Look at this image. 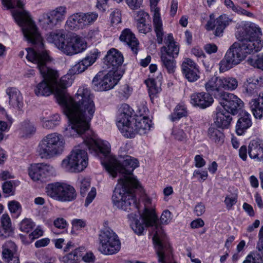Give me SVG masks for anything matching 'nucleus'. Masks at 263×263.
I'll return each mask as SVG.
<instances>
[{
  "instance_id": "nucleus-1",
  "label": "nucleus",
  "mask_w": 263,
  "mask_h": 263,
  "mask_svg": "<svg viewBox=\"0 0 263 263\" xmlns=\"http://www.w3.org/2000/svg\"><path fill=\"white\" fill-rule=\"evenodd\" d=\"M2 3L7 9H12V16L21 27L24 37L34 45L33 48L26 49V59L37 65L44 78L35 86V94L37 96H48L54 93L57 102L68 119V124L65 128L66 135H78V130L80 132L87 128V121L93 117L96 111L93 96L88 87L82 86L73 98L67 92L66 88L72 84L71 75L85 71L100 57V52L96 48L89 51L84 58L71 67L67 74L58 81L57 71L46 66V64L51 61L49 51L45 49L36 26L29 13L24 9L25 3L22 0H2Z\"/></svg>"
},
{
  "instance_id": "nucleus-2",
  "label": "nucleus",
  "mask_w": 263,
  "mask_h": 263,
  "mask_svg": "<svg viewBox=\"0 0 263 263\" xmlns=\"http://www.w3.org/2000/svg\"><path fill=\"white\" fill-rule=\"evenodd\" d=\"M89 134V137L85 139V142L90 153L95 155L102 154L103 160H101V164L112 177H116L118 173L124 175L119 180L114 192L112 196L114 204L125 211L135 209L139 211L138 204L133 190L141 186L137 178L132 175L134 170L139 166L138 160L126 156L122 163H120L110 154V145L107 141L101 140L97 134L91 132Z\"/></svg>"
},
{
  "instance_id": "nucleus-3",
  "label": "nucleus",
  "mask_w": 263,
  "mask_h": 263,
  "mask_svg": "<svg viewBox=\"0 0 263 263\" xmlns=\"http://www.w3.org/2000/svg\"><path fill=\"white\" fill-rule=\"evenodd\" d=\"M261 29L255 24H246L236 32L238 42L234 43L220 62L219 72H224L239 64L249 54L259 51L263 47Z\"/></svg>"
},
{
  "instance_id": "nucleus-4",
  "label": "nucleus",
  "mask_w": 263,
  "mask_h": 263,
  "mask_svg": "<svg viewBox=\"0 0 263 263\" xmlns=\"http://www.w3.org/2000/svg\"><path fill=\"white\" fill-rule=\"evenodd\" d=\"M130 226L135 233L141 235L144 227L154 226L153 241L159 262L177 263L173 261L172 250L161 226L157 223V217L154 210H144L142 214L130 213L128 215Z\"/></svg>"
},
{
  "instance_id": "nucleus-5",
  "label": "nucleus",
  "mask_w": 263,
  "mask_h": 263,
  "mask_svg": "<svg viewBox=\"0 0 263 263\" xmlns=\"http://www.w3.org/2000/svg\"><path fill=\"white\" fill-rule=\"evenodd\" d=\"M143 113L139 112L133 117V110L126 104H122L118 109L116 124L122 135L127 138H132L139 134H147L152 127V120L147 117L148 109L142 106Z\"/></svg>"
},
{
  "instance_id": "nucleus-6",
  "label": "nucleus",
  "mask_w": 263,
  "mask_h": 263,
  "mask_svg": "<svg viewBox=\"0 0 263 263\" xmlns=\"http://www.w3.org/2000/svg\"><path fill=\"white\" fill-rule=\"evenodd\" d=\"M91 119L87 121V128L82 131L78 130V134L74 136H66L65 134V129L64 130V135L65 137H81L83 139V143L76 146L71 153L64 160H63L61 166L62 167L66 172L71 173H79L84 170L87 166L88 163V158L87 153L85 149H83V146L86 147V149H88L89 153L95 156H97L100 158L101 161L103 160V156L102 154L99 153L97 155H95L90 153L88 148L87 145L85 142V139L89 137V132L96 134L92 130H90V122Z\"/></svg>"
},
{
  "instance_id": "nucleus-7",
  "label": "nucleus",
  "mask_w": 263,
  "mask_h": 263,
  "mask_svg": "<svg viewBox=\"0 0 263 263\" xmlns=\"http://www.w3.org/2000/svg\"><path fill=\"white\" fill-rule=\"evenodd\" d=\"M65 148L62 135L54 132L43 137L39 142L36 153L42 159H50L61 155Z\"/></svg>"
},
{
  "instance_id": "nucleus-8",
  "label": "nucleus",
  "mask_w": 263,
  "mask_h": 263,
  "mask_svg": "<svg viewBox=\"0 0 263 263\" xmlns=\"http://www.w3.org/2000/svg\"><path fill=\"white\" fill-rule=\"evenodd\" d=\"M98 251L105 255L118 253L121 248V242L118 235L112 230H102L98 236Z\"/></svg>"
},
{
  "instance_id": "nucleus-9",
  "label": "nucleus",
  "mask_w": 263,
  "mask_h": 263,
  "mask_svg": "<svg viewBox=\"0 0 263 263\" xmlns=\"http://www.w3.org/2000/svg\"><path fill=\"white\" fill-rule=\"evenodd\" d=\"M45 192L52 199L62 202H71L76 199L77 195L73 186L64 182L49 183L46 186Z\"/></svg>"
},
{
  "instance_id": "nucleus-10",
  "label": "nucleus",
  "mask_w": 263,
  "mask_h": 263,
  "mask_svg": "<svg viewBox=\"0 0 263 263\" xmlns=\"http://www.w3.org/2000/svg\"><path fill=\"white\" fill-rule=\"evenodd\" d=\"M67 14V7L59 6L40 15L39 26L46 30H52L65 20Z\"/></svg>"
},
{
  "instance_id": "nucleus-11",
  "label": "nucleus",
  "mask_w": 263,
  "mask_h": 263,
  "mask_svg": "<svg viewBox=\"0 0 263 263\" xmlns=\"http://www.w3.org/2000/svg\"><path fill=\"white\" fill-rule=\"evenodd\" d=\"M122 76L118 70H109L105 74L99 72L92 80L93 88L98 91L110 90L117 84Z\"/></svg>"
},
{
  "instance_id": "nucleus-12",
  "label": "nucleus",
  "mask_w": 263,
  "mask_h": 263,
  "mask_svg": "<svg viewBox=\"0 0 263 263\" xmlns=\"http://www.w3.org/2000/svg\"><path fill=\"white\" fill-rule=\"evenodd\" d=\"M55 174L54 167L46 163H35L31 165L28 169L29 176L34 181H46Z\"/></svg>"
},
{
  "instance_id": "nucleus-13",
  "label": "nucleus",
  "mask_w": 263,
  "mask_h": 263,
  "mask_svg": "<svg viewBox=\"0 0 263 263\" xmlns=\"http://www.w3.org/2000/svg\"><path fill=\"white\" fill-rule=\"evenodd\" d=\"M222 108L233 115L237 114L243 106V103L237 96L233 93H224L223 97L219 101Z\"/></svg>"
},
{
  "instance_id": "nucleus-14",
  "label": "nucleus",
  "mask_w": 263,
  "mask_h": 263,
  "mask_svg": "<svg viewBox=\"0 0 263 263\" xmlns=\"http://www.w3.org/2000/svg\"><path fill=\"white\" fill-rule=\"evenodd\" d=\"M214 18L213 13L210 15V20L205 25V28L209 31L215 29V35L221 36L225 28L230 25L232 20L226 14H221L216 20Z\"/></svg>"
},
{
  "instance_id": "nucleus-15",
  "label": "nucleus",
  "mask_w": 263,
  "mask_h": 263,
  "mask_svg": "<svg viewBox=\"0 0 263 263\" xmlns=\"http://www.w3.org/2000/svg\"><path fill=\"white\" fill-rule=\"evenodd\" d=\"M87 48V42L83 38L78 35L73 36L67 38L63 53L67 55H73L84 52Z\"/></svg>"
},
{
  "instance_id": "nucleus-16",
  "label": "nucleus",
  "mask_w": 263,
  "mask_h": 263,
  "mask_svg": "<svg viewBox=\"0 0 263 263\" xmlns=\"http://www.w3.org/2000/svg\"><path fill=\"white\" fill-rule=\"evenodd\" d=\"M159 0H150L151 11L153 13V25L156 34L158 44H162L163 41V28L162 21L160 15V9L157 5Z\"/></svg>"
},
{
  "instance_id": "nucleus-17",
  "label": "nucleus",
  "mask_w": 263,
  "mask_h": 263,
  "mask_svg": "<svg viewBox=\"0 0 263 263\" xmlns=\"http://www.w3.org/2000/svg\"><path fill=\"white\" fill-rule=\"evenodd\" d=\"M181 69L183 76L190 82H196L200 78L199 67L191 59H184Z\"/></svg>"
},
{
  "instance_id": "nucleus-18",
  "label": "nucleus",
  "mask_w": 263,
  "mask_h": 263,
  "mask_svg": "<svg viewBox=\"0 0 263 263\" xmlns=\"http://www.w3.org/2000/svg\"><path fill=\"white\" fill-rule=\"evenodd\" d=\"M204 87L206 91L218 101L223 97L224 93H228L223 90L221 77H211L206 82Z\"/></svg>"
},
{
  "instance_id": "nucleus-19",
  "label": "nucleus",
  "mask_w": 263,
  "mask_h": 263,
  "mask_svg": "<svg viewBox=\"0 0 263 263\" xmlns=\"http://www.w3.org/2000/svg\"><path fill=\"white\" fill-rule=\"evenodd\" d=\"M190 99L191 104L200 109H205L211 106L214 102L213 97L208 92L194 93L191 95Z\"/></svg>"
},
{
  "instance_id": "nucleus-20",
  "label": "nucleus",
  "mask_w": 263,
  "mask_h": 263,
  "mask_svg": "<svg viewBox=\"0 0 263 263\" xmlns=\"http://www.w3.org/2000/svg\"><path fill=\"white\" fill-rule=\"evenodd\" d=\"M45 39L47 42L53 44L63 53L67 38L63 30H55L47 33L45 35Z\"/></svg>"
},
{
  "instance_id": "nucleus-21",
  "label": "nucleus",
  "mask_w": 263,
  "mask_h": 263,
  "mask_svg": "<svg viewBox=\"0 0 263 263\" xmlns=\"http://www.w3.org/2000/svg\"><path fill=\"white\" fill-rule=\"evenodd\" d=\"M124 61L123 56L122 53L115 48H111L107 52L104 58V63L108 68H111V70H118V68L120 66Z\"/></svg>"
},
{
  "instance_id": "nucleus-22",
  "label": "nucleus",
  "mask_w": 263,
  "mask_h": 263,
  "mask_svg": "<svg viewBox=\"0 0 263 263\" xmlns=\"http://www.w3.org/2000/svg\"><path fill=\"white\" fill-rule=\"evenodd\" d=\"M61 118L59 114H50L44 111L40 117V122L42 126L46 129H53L61 123Z\"/></svg>"
},
{
  "instance_id": "nucleus-23",
  "label": "nucleus",
  "mask_w": 263,
  "mask_h": 263,
  "mask_svg": "<svg viewBox=\"0 0 263 263\" xmlns=\"http://www.w3.org/2000/svg\"><path fill=\"white\" fill-rule=\"evenodd\" d=\"M164 43L166 46H164L161 48V54L166 53V56L173 58H177L179 52V47L178 44L174 41L172 33H168L165 36Z\"/></svg>"
},
{
  "instance_id": "nucleus-24",
  "label": "nucleus",
  "mask_w": 263,
  "mask_h": 263,
  "mask_svg": "<svg viewBox=\"0 0 263 263\" xmlns=\"http://www.w3.org/2000/svg\"><path fill=\"white\" fill-rule=\"evenodd\" d=\"M6 92L9 98L10 108L21 109L23 106V96L20 91L16 87H8Z\"/></svg>"
},
{
  "instance_id": "nucleus-25",
  "label": "nucleus",
  "mask_w": 263,
  "mask_h": 263,
  "mask_svg": "<svg viewBox=\"0 0 263 263\" xmlns=\"http://www.w3.org/2000/svg\"><path fill=\"white\" fill-rule=\"evenodd\" d=\"M191 130V126L186 123H182L173 129L171 135L175 140L185 143L188 140L187 135L190 134Z\"/></svg>"
},
{
  "instance_id": "nucleus-26",
  "label": "nucleus",
  "mask_w": 263,
  "mask_h": 263,
  "mask_svg": "<svg viewBox=\"0 0 263 263\" xmlns=\"http://www.w3.org/2000/svg\"><path fill=\"white\" fill-rule=\"evenodd\" d=\"M252 125L251 115L248 112L242 111L240 117L238 119L236 125V134L241 136Z\"/></svg>"
},
{
  "instance_id": "nucleus-27",
  "label": "nucleus",
  "mask_w": 263,
  "mask_h": 263,
  "mask_svg": "<svg viewBox=\"0 0 263 263\" xmlns=\"http://www.w3.org/2000/svg\"><path fill=\"white\" fill-rule=\"evenodd\" d=\"M120 39L130 48L134 53H137L139 43L135 34L130 29H124L120 36Z\"/></svg>"
},
{
  "instance_id": "nucleus-28",
  "label": "nucleus",
  "mask_w": 263,
  "mask_h": 263,
  "mask_svg": "<svg viewBox=\"0 0 263 263\" xmlns=\"http://www.w3.org/2000/svg\"><path fill=\"white\" fill-rule=\"evenodd\" d=\"M231 114L221 109L219 107L217 108V112L215 123L219 128L224 129L228 128L232 120Z\"/></svg>"
},
{
  "instance_id": "nucleus-29",
  "label": "nucleus",
  "mask_w": 263,
  "mask_h": 263,
  "mask_svg": "<svg viewBox=\"0 0 263 263\" xmlns=\"http://www.w3.org/2000/svg\"><path fill=\"white\" fill-rule=\"evenodd\" d=\"M65 26L68 29L74 31L84 29L82 12L74 13L69 16L66 22Z\"/></svg>"
},
{
  "instance_id": "nucleus-30",
  "label": "nucleus",
  "mask_w": 263,
  "mask_h": 263,
  "mask_svg": "<svg viewBox=\"0 0 263 263\" xmlns=\"http://www.w3.org/2000/svg\"><path fill=\"white\" fill-rule=\"evenodd\" d=\"M158 81L157 82L153 78H149L145 81V83L148 88L149 96L152 102L158 97L159 93L161 91V80L162 79V75L158 77Z\"/></svg>"
},
{
  "instance_id": "nucleus-31",
  "label": "nucleus",
  "mask_w": 263,
  "mask_h": 263,
  "mask_svg": "<svg viewBox=\"0 0 263 263\" xmlns=\"http://www.w3.org/2000/svg\"><path fill=\"white\" fill-rule=\"evenodd\" d=\"M248 155L250 158L258 161L263 157V148L261 146L258 139L252 140L249 144Z\"/></svg>"
},
{
  "instance_id": "nucleus-32",
  "label": "nucleus",
  "mask_w": 263,
  "mask_h": 263,
  "mask_svg": "<svg viewBox=\"0 0 263 263\" xmlns=\"http://www.w3.org/2000/svg\"><path fill=\"white\" fill-rule=\"evenodd\" d=\"M250 106L254 117L260 119L263 116V95L259 94L257 98L252 99Z\"/></svg>"
},
{
  "instance_id": "nucleus-33",
  "label": "nucleus",
  "mask_w": 263,
  "mask_h": 263,
  "mask_svg": "<svg viewBox=\"0 0 263 263\" xmlns=\"http://www.w3.org/2000/svg\"><path fill=\"white\" fill-rule=\"evenodd\" d=\"M263 78L259 79L250 78L247 79L243 85L244 92L249 96L254 95L256 92L258 85H261Z\"/></svg>"
},
{
  "instance_id": "nucleus-34",
  "label": "nucleus",
  "mask_w": 263,
  "mask_h": 263,
  "mask_svg": "<svg viewBox=\"0 0 263 263\" xmlns=\"http://www.w3.org/2000/svg\"><path fill=\"white\" fill-rule=\"evenodd\" d=\"M84 252V247L78 248L64 256L62 260L65 263H78Z\"/></svg>"
},
{
  "instance_id": "nucleus-35",
  "label": "nucleus",
  "mask_w": 263,
  "mask_h": 263,
  "mask_svg": "<svg viewBox=\"0 0 263 263\" xmlns=\"http://www.w3.org/2000/svg\"><path fill=\"white\" fill-rule=\"evenodd\" d=\"M165 54L166 53L161 54L162 66L166 69L168 73L173 74L176 69V61L175 60V58L166 56Z\"/></svg>"
},
{
  "instance_id": "nucleus-36",
  "label": "nucleus",
  "mask_w": 263,
  "mask_h": 263,
  "mask_svg": "<svg viewBox=\"0 0 263 263\" xmlns=\"http://www.w3.org/2000/svg\"><path fill=\"white\" fill-rule=\"evenodd\" d=\"M223 91H233L235 90L238 85L237 79L231 76L221 77Z\"/></svg>"
},
{
  "instance_id": "nucleus-37",
  "label": "nucleus",
  "mask_w": 263,
  "mask_h": 263,
  "mask_svg": "<svg viewBox=\"0 0 263 263\" xmlns=\"http://www.w3.org/2000/svg\"><path fill=\"white\" fill-rule=\"evenodd\" d=\"M187 114L186 107L184 104H180L175 107L173 112L170 116V118L173 122L177 121L187 116Z\"/></svg>"
},
{
  "instance_id": "nucleus-38",
  "label": "nucleus",
  "mask_w": 263,
  "mask_h": 263,
  "mask_svg": "<svg viewBox=\"0 0 263 263\" xmlns=\"http://www.w3.org/2000/svg\"><path fill=\"white\" fill-rule=\"evenodd\" d=\"M209 139L216 143L221 144L224 141V134L216 128L210 127L208 132Z\"/></svg>"
},
{
  "instance_id": "nucleus-39",
  "label": "nucleus",
  "mask_w": 263,
  "mask_h": 263,
  "mask_svg": "<svg viewBox=\"0 0 263 263\" xmlns=\"http://www.w3.org/2000/svg\"><path fill=\"white\" fill-rule=\"evenodd\" d=\"M1 220L2 227L4 229L5 234H2V231H0V237L2 238H5L10 236L11 232V219L8 214H4L1 217Z\"/></svg>"
},
{
  "instance_id": "nucleus-40",
  "label": "nucleus",
  "mask_w": 263,
  "mask_h": 263,
  "mask_svg": "<svg viewBox=\"0 0 263 263\" xmlns=\"http://www.w3.org/2000/svg\"><path fill=\"white\" fill-rule=\"evenodd\" d=\"M20 130L22 136L28 137L35 132L36 128L33 123L28 120H25L21 123Z\"/></svg>"
},
{
  "instance_id": "nucleus-41",
  "label": "nucleus",
  "mask_w": 263,
  "mask_h": 263,
  "mask_svg": "<svg viewBox=\"0 0 263 263\" xmlns=\"http://www.w3.org/2000/svg\"><path fill=\"white\" fill-rule=\"evenodd\" d=\"M82 15L85 28L93 24L98 18L96 12H82Z\"/></svg>"
},
{
  "instance_id": "nucleus-42",
  "label": "nucleus",
  "mask_w": 263,
  "mask_h": 263,
  "mask_svg": "<svg viewBox=\"0 0 263 263\" xmlns=\"http://www.w3.org/2000/svg\"><path fill=\"white\" fill-rule=\"evenodd\" d=\"M8 208L12 216L17 218L22 212V205L16 200H11L8 203Z\"/></svg>"
},
{
  "instance_id": "nucleus-43",
  "label": "nucleus",
  "mask_w": 263,
  "mask_h": 263,
  "mask_svg": "<svg viewBox=\"0 0 263 263\" xmlns=\"http://www.w3.org/2000/svg\"><path fill=\"white\" fill-rule=\"evenodd\" d=\"M13 122V119L12 117H8V120L4 121L0 120V142L4 138V133L8 132Z\"/></svg>"
},
{
  "instance_id": "nucleus-44",
  "label": "nucleus",
  "mask_w": 263,
  "mask_h": 263,
  "mask_svg": "<svg viewBox=\"0 0 263 263\" xmlns=\"http://www.w3.org/2000/svg\"><path fill=\"white\" fill-rule=\"evenodd\" d=\"M35 226V223L30 218H25L20 224L21 231L25 233L31 232Z\"/></svg>"
},
{
  "instance_id": "nucleus-45",
  "label": "nucleus",
  "mask_w": 263,
  "mask_h": 263,
  "mask_svg": "<svg viewBox=\"0 0 263 263\" xmlns=\"http://www.w3.org/2000/svg\"><path fill=\"white\" fill-rule=\"evenodd\" d=\"M257 249L254 252L247 255L242 263H260L259 260L263 262V251L260 255H257Z\"/></svg>"
},
{
  "instance_id": "nucleus-46",
  "label": "nucleus",
  "mask_w": 263,
  "mask_h": 263,
  "mask_svg": "<svg viewBox=\"0 0 263 263\" xmlns=\"http://www.w3.org/2000/svg\"><path fill=\"white\" fill-rule=\"evenodd\" d=\"M110 25L112 26L117 25L121 23V12L118 9L112 11L109 15Z\"/></svg>"
},
{
  "instance_id": "nucleus-47",
  "label": "nucleus",
  "mask_w": 263,
  "mask_h": 263,
  "mask_svg": "<svg viewBox=\"0 0 263 263\" xmlns=\"http://www.w3.org/2000/svg\"><path fill=\"white\" fill-rule=\"evenodd\" d=\"M4 194L8 196L13 195L15 193V184L14 181H6L2 186Z\"/></svg>"
},
{
  "instance_id": "nucleus-48",
  "label": "nucleus",
  "mask_w": 263,
  "mask_h": 263,
  "mask_svg": "<svg viewBox=\"0 0 263 263\" xmlns=\"http://www.w3.org/2000/svg\"><path fill=\"white\" fill-rule=\"evenodd\" d=\"M248 63L254 67L263 70V54L249 59Z\"/></svg>"
},
{
  "instance_id": "nucleus-49",
  "label": "nucleus",
  "mask_w": 263,
  "mask_h": 263,
  "mask_svg": "<svg viewBox=\"0 0 263 263\" xmlns=\"http://www.w3.org/2000/svg\"><path fill=\"white\" fill-rule=\"evenodd\" d=\"M208 177V173L206 171L198 169L194 171L192 177L196 178L199 182H203Z\"/></svg>"
},
{
  "instance_id": "nucleus-50",
  "label": "nucleus",
  "mask_w": 263,
  "mask_h": 263,
  "mask_svg": "<svg viewBox=\"0 0 263 263\" xmlns=\"http://www.w3.org/2000/svg\"><path fill=\"white\" fill-rule=\"evenodd\" d=\"M90 186V180L88 178H84L80 181V193L82 196L86 195Z\"/></svg>"
},
{
  "instance_id": "nucleus-51",
  "label": "nucleus",
  "mask_w": 263,
  "mask_h": 263,
  "mask_svg": "<svg viewBox=\"0 0 263 263\" xmlns=\"http://www.w3.org/2000/svg\"><path fill=\"white\" fill-rule=\"evenodd\" d=\"M257 255H260L263 251V226H261L258 234V241L257 243Z\"/></svg>"
},
{
  "instance_id": "nucleus-52",
  "label": "nucleus",
  "mask_w": 263,
  "mask_h": 263,
  "mask_svg": "<svg viewBox=\"0 0 263 263\" xmlns=\"http://www.w3.org/2000/svg\"><path fill=\"white\" fill-rule=\"evenodd\" d=\"M72 228L76 230L84 228L86 226V220L82 219H74L71 221Z\"/></svg>"
},
{
  "instance_id": "nucleus-53",
  "label": "nucleus",
  "mask_w": 263,
  "mask_h": 263,
  "mask_svg": "<svg viewBox=\"0 0 263 263\" xmlns=\"http://www.w3.org/2000/svg\"><path fill=\"white\" fill-rule=\"evenodd\" d=\"M84 254L81 256V258L83 261L86 263H90L94 261L95 256L90 251H86L85 248L84 247Z\"/></svg>"
},
{
  "instance_id": "nucleus-54",
  "label": "nucleus",
  "mask_w": 263,
  "mask_h": 263,
  "mask_svg": "<svg viewBox=\"0 0 263 263\" xmlns=\"http://www.w3.org/2000/svg\"><path fill=\"white\" fill-rule=\"evenodd\" d=\"M237 201V197L236 195H231L226 196L224 203L228 209H230Z\"/></svg>"
},
{
  "instance_id": "nucleus-55",
  "label": "nucleus",
  "mask_w": 263,
  "mask_h": 263,
  "mask_svg": "<svg viewBox=\"0 0 263 263\" xmlns=\"http://www.w3.org/2000/svg\"><path fill=\"white\" fill-rule=\"evenodd\" d=\"M172 220V214L170 211L164 210L160 217L161 222L163 224H168Z\"/></svg>"
},
{
  "instance_id": "nucleus-56",
  "label": "nucleus",
  "mask_w": 263,
  "mask_h": 263,
  "mask_svg": "<svg viewBox=\"0 0 263 263\" xmlns=\"http://www.w3.org/2000/svg\"><path fill=\"white\" fill-rule=\"evenodd\" d=\"M54 226L60 229L66 230V228L68 226V223L66 220L63 218H58L54 221Z\"/></svg>"
},
{
  "instance_id": "nucleus-57",
  "label": "nucleus",
  "mask_w": 263,
  "mask_h": 263,
  "mask_svg": "<svg viewBox=\"0 0 263 263\" xmlns=\"http://www.w3.org/2000/svg\"><path fill=\"white\" fill-rule=\"evenodd\" d=\"M137 26L139 32L141 33L146 34L151 30L150 26L145 22H137Z\"/></svg>"
},
{
  "instance_id": "nucleus-58",
  "label": "nucleus",
  "mask_w": 263,
  "mask_h": 263,
  "mask_svg": "<svg viewBox=\"0 0 263 263\" xmlns=\"http://www.w3.org/2000/svg\"><path fill=\"white\" fill-rule=\"evenodd\" d=\"M96 189L93 187L91 189L90 191L88 193L85 202V206H88L93 200L96 196Z\"/></svg>"
},
{
  "instance_id": "nucleus-59",
  "label": "nucleus",
  "mask_w": 263,
  "mask_h": 263,
  "mask_svg": "<svg viewBox=\"0 0 263 263\" xmlns=\"http://www.w3.org/2000/svg\"><path fill=\"white\" fill-rule=\"evenodd\" d=\"M44 234L43 230L41 226H37L34 231L29 235L31 239H35L42 236Z\"/></svg>"
},
{
  "instance_id": "nucleus-60",
  "label": "nucleus",
  "mask_w": 263,
  "mask_h": 263,
  "mask_svg": "<svg viewBox=\"0 0 263 263\" xmlns=\"http://www.w3.org/2000/svg\"><path fill=\"white\" fill-rule=\"evenodd\" d=\"M127 5L131 9H137L139 8L143 2V0H125Z\"/></svg>"
},
{
  "instance_id": "nucleus-61",
  "label": "nucleus",
  "mask_w": 263,
  "mask_h": 263,
  "mask_svg": "<svg viewBox=\"0 0 263 263\" xmlns=\"http://www.w3.org/2000/svg\"><path fill=\"white\" fill-rule=\"evenodd\" d=\"M195 166L197 168L203 167L205 164V161L200 155H197L194 158Z\"/></svg>"
},
{
  "instance_id": "nucleus-62",
  "label": "nucleus",
  "mask_w": 263,
  "mask_h": 263,
  "mask_svg": "<svg viewBox=\"0 0 263 263\" xmlns=\"http://www.w3.org/2000/svg\"><path fill=\"white\" fill-rule=\"evenodd\" d=\"M204 50L209 54H212L217 52L218 48L214 44H207L204 46Z\"/></svg>"
},
{
  "instance_id": "nucleus-63",
  "label": "nucleus",
  "mask_w": 263,
  "mask_h": 263,
  "mask_svg": "<svg viewBox=\"0 0 263 263\" xmlns=\"http://www.w3.org/2000/svg\"><path fill=\"white\" fill-rule=\"evenodd\" d=\"M50 242V239L48 238H44L37 240L34 245L36 248L44 247L47 246Z\"/></svg>"
},
{
  "instance_id": "nucleus-64",
  "label": "nucleus",
  "mask_w": 263,
  "mask_h": 263,
  "mask_svg": "<svg viewBox=\"0 0 263 263\" xmlns=\"http://www.w3.org/2000/svg\"><path fill=\"white\" fill-rule=\"evenodd\" d=\"M137 22H146L148 17V14L143 10H139L137 13Z\"/></svg>"
}]
</instances>
